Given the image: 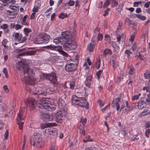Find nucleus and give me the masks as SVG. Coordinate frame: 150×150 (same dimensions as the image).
I'll return each mask as SVG.
<instances>
[{
    "label": "nucleus",
    "mask_w": 150,
    "mask_h": 150,
    "mask_svg": "<svg viewBox=\"0 0 150 150\" xmlns=\"http://www.w3.org/2000/svg\"><path fill=\"white\" fill-rule=\"evenodd\" d=\"M61 37L57 38L53 40V42L55 44H58V46H55L51 45L46 46V47L52 50H57L58 51L61 55H62L67 60H69L70 56L68 54L63 51L59 45H63V49L64 50L69 51L71 50H74L77 47V44L74 40V36L71 34L69 31H66L62 32Z\"/></svg>",
    "instance_id": "nucleus-1"
},
{
    "label": "nucleus",
    "mask_w": 150,
    "mask_h": 150,
    "mask_svg": "<svg viewBox=\"0 0 150 150\" xmlns=\"http://www.w3.org/2000/svg\"><path fill=\"white\" fill-rule=\"evenodd\" d=\"M17 67L21 71V78L24 83L30 85L35 84L36 80L34 77L35 73L33 69H30L27 64L22 61H20L17 63Z\"/></svg>",
    "instance_id": "nucleus-2"
},
{
    "label": "nucleus",
    "mask_w": 150,
    "mask_h": 150,
    "mask_svg": "<svg viewBox=\"0 0 150 150\" xmlns=\"http://www.w3.org/2000/svg\"><path fill=\"white\" fill-rule=\"evenodd\" d=\"M26 104L31 110L34 109L35 105L40 108L45 109L49 111H52L55 108L54 105L52 104L49 101L44 98L38 100L36 102L35 99L29 98L27 100Z\"/></svg>",
    "instance_id": "nucleus-3"
},
{
    "label": "nucleus",
    "mask_w": 150,
    "mask_h": 150,
    "mask_svg": "<svg viewBox=\"0 0 150 150\" xmlns=\"http://www.w3.org/2000/svg\"><path fill=\"white\" fill-rule=\"evenodd\" d=\"M48 86V85L44 84L43 85L38 86L36 89L35 91L37 92H33L32 94L33 95L37 94L38 96V95L45 96L47 93L51 94L54 92H56L53 88H46V86Z\"/></svg>",
    "instance_id": "nucleus-4"
},
{
    "label": "nucleus",
    "mask_w": 150,
    "mask_h": 150,
    "mask_svg": "<svg viewBox=\"0 0 150 150\" xmlns=\"http://www.w3.org/2000/svg\"><path fill=\"white\" fill-rule=\"evenodd\" d=\"M72 102L74 104L82 107H85L86 108H88V103L84 97H80L74 95L72 98Z\"/></svg>",
    "instance_id": "nucleus-5"
},
{
    "label": "nucleus",
    "mask_w": 150,
    "mask_h": 150,
    "mask_svg": "<svg viewBox=\"0 0 150 150\" xmlns=\"http://www.w3.org/2000/svg\"><path fill=\"white\" fill-rule=\"evenodd\" d=\"M42 135L39 133H34L30 139V144L35 147H40L42 144Z\"/></svg>",
    "instance_id": "nucleus-6"
},
{
    "label": "nucleus",
    "mask_w": 150,
    "mask_h": 150,
    "mask_svg": "<svg viewBox=\"0 0 150 150\" xmlns=\"http://www.w3.org/2000/svg\"><path fill=\"white\" fill-rule=\"evenodd\" d=\"M58 130L56 128H49L46 129L44 133V137L47 140L54 139L57 137Z\"/></svg>",
    "instance_id": "nucleus-7"
},
{
    "label": "nucleus",
    "mask_w": 150,
    "mask_h": 150,
    "mask_svg": "<svg viewBox=\"0 0 150 150\" xmlns=\"http://www.w3.org/2000/svg\"><path fill=\"white\" fill-rule=\"evenodd\" d=\"M63 108H62L61 109L55 114V117L56 121L58 123H62L65 118L66 112L65 109H63Z\"/></svg>",
    "instance_id": "nucleus-8"
},
{
    "label": "nucleus",
    "mask_w": 150,
    "mask_h": 150,
    "mask_svg": "<svg viewBox=\"0 0 150 150\" xmlns=\"http://www.w3.org/2000/svg\"><path fill=\"white\" fill-rule=\"evenodd\" d=\"M9 8L11 10V11L8 10L7 11V14L12 16L11 18L13 19L16 17L18 13L19 7L17 6L11 5L9 6Z\"/></svg>",
    "instance_id": "nucleus-9"
},
{
    "label": "nucleus",
    "mask_w": 150,
    "mask_h": 150,
    "mask_svg": "<svg viewBox=\"0 0 150 150\" xmlns=\"http://www.w3.org/2000/svg\"><path fill=\"white\" fill-rule=\"evenodd\" d=\"M77 65V64L74 61L68 62L65 66V70L69 72L73 71L76 69Z\"/></svg>",
    "instance_id": "nucleus-10"
},
{
    "label": "nucleus",
    "mask_w": 150,
    "mask_h": 150,
    "mask_svg": "<svg viewBox=\"0 0 150 150\" xmlns=\"http://www.w3.org/2000/svg\"><path fill=\"white\" fill-rule=\"evenodd\" d=\"M41 118L42 120L45 122L50 121L53 119V117L51 114H48L45 113L42 114Z\"/></svg>",
    "instance_id": "nucleus-11"
},
{
    "label": "nucleus",
    "mask_w": 150,
    "mask_h": 150,
    "mask_svg": "<svg viewBox=\"0 0 150 150\" xmlns=\"http://www.w3.org/2000/svg\"><path fill=\"white\" fill-rule=\"evenodd\" d=\"M47 79L51 83H55L57 81V79L55 73L52 72L50 74H47Z\"/></svg>",
    "instance_id": "nucleus-12"
},
{
    "label": "nucleus",
    "mask_w": 150,
    "mask_h": 150,
    "mask_svg": "<svg viewBox=\"0 0 150 150\" xmlns=\"http://www.w3.org/2000/svg\"><path fill=\"white\" fill-rule=\"evenodd\" d=\"M40 35L43 43H47L49 42L50 38V35L44 33H41L40 34Z\"/></svg>",
    "instance_id": "nucleus-13"
},
{
    "label": "nucleus",
    "mask_w": 150,
    "mask_h": 150,
    "mask_svg": "<svg viewBox=\"0 0 150 150\" xmlns=\"http://www.w3.org/2000/svg\"><path fill=\"white\" fill-rule=\"evenodd\" d=\"M8 42V41L6 39H4L1 42V45L4 47L3 49V54H6L8 51V47L6 45Z\"/></svg>",
    "instance_id": "nucleus-14"
},
{
    "label": "nucleus",
    "mask_w": 150,
    "mask_h": 150,
    "mask_svg": "<svg viewBox=\"0 0 150 150\" xmlns=\"http://www.w3.org/2000/svg\"><path fill=\"white\" fill-rule=\"evenodd\" d=\"M120 101V99L119 98H117L114 100L112 102V106L114 108L116 106V110H118L120 108V104L118 103L119 101Z\"/></svg>",
    "instance_id": "nucleus-15"
},
{
    "label": "nucleus",
    "mask_w": 150,
    "mask_h": 150,
    "mask_svg": "<svg viewBox=\"0 0 150 150\" xmlns=\"http://www.w3.org/2000/svg\"><path fill=\"white\" fill-rule=\"evenodd\" d=\"M11 28L15 29L16 30H18L21 29L22 26L21 25L18 23H12L10 25Z\"/></svg>",
    "instance_id": "nucleus-16"
},
{
    "label": "nucleus",
    "mask_w": 150,
    "mask_h": 150,
    "mask_svg": "<svg viewBox=\"0 0 150 150\" xmlns=\"http://www.w3.org/2000/svg\"><path fill=\"white\" fill-rule=\"evenodd\" d=\"M92 79V76L91 75H89L87 76L85 80V85L88 87H90L91 84V80Z\"/></svg>",
    "instance_id": "nucleus-17"
},
{
    "label": "nucleus",
    "mask_w": 150,
    "mask_h": 150,
    "mask_svg": "<svg viewBox=\"0 0 150 150\" xmlns=\"http://www.w3.org/2000/svg\"><path fill=\"white\" fill-rule=\"evenodd\" d=\"M146 105V103L144 101H142V100L139 101L138 102L137 106L139 109H142Z\"/></svg>",
    "instance_id": "nucleus-18"
},
{
    "label": "nucleus",
    "mask_w": 150,
    "mask_h": 150,
    "mask_svg": "<svg viewBox=\"0 0 150 150\" xmlns=\"http://www.w3.org/2000/svg\"><path fill=\"white\" fill-rule=\"evenodd\" d=\"M36 52L34 50L29 51L19 54V56H25V54L27 55H32L36 53Z\"/></svg>",
    "instance_id": "nucleus-19"
},
{
    "label": "nucleus",
    "mask_w": 150,
    "mask_h": 150,
    "mask_svg": "<svg viewBox=\"0 0 150 150\" xmlns=\"http://www.w3.org/2000/svg\"><path fill=\"white\" fill-rule=\"evenodd\" d=\"M13 35L14 37L15 40H17L18 41H19L21 40L23 36L21 34L18 33H14Z\"/></svg>",
    "instance_id": "nucleus-20"
},
{
    "label": "nucleus",
    "mask_w": 150,
    "mask_h": 150,
    "mask_svg": "<svg viewBox=\"0 0 150 150\" xmlns=\"http://www.w3.org/2000/svg\"><path fill=\"white\" fill-rule=\"evenodd\" d=\"M42 40V39L41 38V35L40 34L38 37L34 39V42L36 44L43 43Z\"/></svg>",
    "instance_id": "nucleus-21"
},
{
    "label": "nucleus",
    "mask_w": 150,
    "mask_h": 150,
    "mask_svg": "<svg viewBox=\"0 0 150 150\" xmlns=\"http://www.w3.org/2000/svg\"><path fill=\"white\" fill-rule=\"evenodd\" d=\"M117 41L120 43L122 42L125 38V36L123 34H122L121 35H118L116 37Z\"/></svg>",
    "instance_id": "nucleus-22"
},
{
    "label": "nucleus",
    "mask_w": 150,
    "mask_h": 150,
    "mask_svg": "<svg viewBox=\"0 0 150 150\" xmlns=\"http://www.w3.org/2000/svg\"><path fill=\"white\" fill-rule=\"evenodd\" d=\"M110 64L114 68L117 67L118 65L117 62L114 59H111Z\"/></svg>",
    "instance_id": "nucleus-23"
},
{
    "label": "nucleus",
    "mask_w": 150,
    "mask_h": 150,
    "mask_svg": "<svg viewBox=\"0 0 150 150\" xmlns=\"http://www.w3.org/2000/svg\"><path fill=\"white\" fill-rule=\"evenodd\" d=\"M24 117L23 116L22 114L18 113L17 118V122L20 121L21 120H23L24 119Z\"/></svg>",
    "instance_id": "nucleus-24"
},
{
    "label": "nucleus",
    "mask_w": 150,
    "mask_h": 150,
    "mask_svg": "<svg viewBox=\"0 0 150 150\" xmlns=\"http://www.w3.org/2000/svg\"><path fill=\"white\" fill-rule=\"evenodd\" d=\"M136 57L139 58V59L145 62L146 61V58L144 57L143 56L139 53V54L137 55Z\"/></svg>",
    "instance_id": "nucleus-25"
},
{
    "label": "nucleus",
    "mask_w": 150,
    "mask_h": 150,
    "mask_svg": "<svg viewBox=\"0 0 150 150\" xmlns=\"http://www.w3.org/2000/svg\"><path fill=\"white\" fill-rule=\"evenodd\" d=\"M95 45V43H94L93 45L91 44V43L88 46L87 50L90 52H92L93 50V47L94 45Z\"/></svg>",
    "instance_id": "nucleus-26"
},
{
    "label": "nucleus",
    "mask_w": 150,
    "mask_h": 150,
    "mask_svg": "<svg viewBox=\"0 0 150 150\" xmlns=\"http://www.w3.org/2000/svg\"><path fill=\"white\" fill-rule=\"evenodd\" d=\"M150 113V108H148L147 109H145L144 110L142 113V116H144L147 114H149Z\"/></svg>",
    "instance_id": "nucleus-27"
},
{
    "label": "nucleus",
    "mask_w": 150,
    "mask_h": 150,
    "mask_svg": "<svg viewBox=\"0 0 150 150\" xmlns=\"http://www.w3.org/2000/svg\"><path fill=\"white\" fill-rule=\"evenodd\" d=\"M50 54L51 57L53 58L54 60L56 61H57L56 59H59V57L58 56H56V54L55 53L53 52H51V53H50Z\"/></svg>",
    "instance_id": "nucleus-28"
},
{
    "label": "nucleus",
    "mask_w": 150,
    "mask_h": 150,
    "mask_svg": "<svg viewBox=\"0 0 150 150\" xmlns=\"http://www.w3.org/2000/svg\"><path fill=\"white\" fill-rule=\"evenodd\" d=\"M8 26L7 24H4L3 25H0V28L3 29L5 32H8V30L7 28Z\"/></svg>",
    "instance_id": "nucleus-29"
},
{
    "label": "nucleus",
    "mask_w": 150,
    "mask_h": 150,
    "mask_svg": "<svg viewBox=\"0 0 150 150\" xmlns=\"http://www.w3.org/2000/svg\"><path fill=\"white\" fill-rule=\"evenodd\" d=\"M86 139H83V141L84 143H86L87 142L92 141L93 140L91 139V137L90 135H88L87 137H85Z\"/></svg>",
    "instance_id": "nucleus-30"
},
{
    "label": "nucleus",
    "mask_w": 150,
    "mask_h": 150,
    "mask_svg": "<svg viewBox=\"0 0 150 150\" xmlns=\"http://www.w3.org/2000/svg\"><path fill=\"white\" fill-rule=\"evenodd\" d=\"M68 17V16L67 13H64L63 12H61L59 15V17L61 19H64L65 18H66Z\"/></svg>",
    "instance_id": "nucleus-31"
},
{
    "label": "nucleus",
    "mask_w": 150,
    "mask_h": 150,
    "mask_svg": "<svg viewBox=\"0 0 150 150\" xmlns=\"http://www.w3.org/2000/svg\"><path fill=\"white\" fill-rule=\"evenodd\" d=\"M23 31L25 35L28 36V35L29 33L31 32V30L30 29L25 28L23 30Z\"/></svg>",
    "instance_id": "nucleus-32"
},
{
    "label": "nucleus",
    "mask_w": 150,
    "mask_h": 150,
    "mask_svg": "<svg viewBox=\"0 0 150 150\" xmlns=\"http://www.w3.org/2000/svg\"><path fill=\"white\" fill-rule=\"evenodd\" d=\"M47 74H46L44 73H40V79H47Z\"/></svg>",
    "instance_id": "nucleus-33"
},
{
    "label": "nucleus",
    "mask_w": 150,
    "mask_h": 150,
    "mask_svg": "<svg viewBox=\"0 0 150 150\" xmlns=\"http://www.w3.org/2000/svg\"><path fill=\"white\" fill-rule=\"evenodd\" d=\"M74 4L75 2L74 1L69 0L65 4V5L67 4L70 6H74Z\"/></svg>",
    "instance_id": "nucleus-34"
},
{
    "label": "nucleus",
    "mask_w": 150,
    "mask_h": 150,
    "mask_svg": "<svg viewBox=\"0 0 150 150\" xmlns=\"http://www.w3.org/2000/svg\"><path fill=\"white\" fill-rule=\"evenodd\" d=\"M103 68H102V69L99 70L96 72V75L97 76V78L98 79H99L100 78V76L103 72Z\"/></svg>",
    "instance_id": "nucleus-35"
},
{
    "label": "nucleus",
    "mask_w": 150,
    "mask_h": 150,
    "mask_svg": "<svg viewBox=\"0 0 150 150\" xmlns=\"http://www.w3.org/2000/svg\"><path fill=\"white\" fill-rule=\"evenodd\" d=\"M112 7H115L117 5V2L116 0H110Z\"/></svg>",
    "instance_id": "nucleus-36"
},
{
    "label": "nucleus",
    "mask_w": 150,
    "mask_h": 150,
    "mask_svg": "<svg viewBox=\"0 0 150 150\" xmlns=\"http://www.w3.org/2000/svg\"><path fill=\"white\" fill-rule=\"evenodd\" d=\"M125 53L127 55V57L128 59L130 58V56L132 54V52L129 50H127L125 51Z\"/></svg>",
    "instance_id": "nucleus-37"
},
{
    "label": "nucleus",
    "mask_w": 150,
    "mask_h": 150,
    "mask_svg": "<svg viewBox=\"0 0 150 150\" xmlns=\"http://www.w3.org/2000/svg\"><path fill=\"white\" fill-rule=\"evenodd\" d=\"M145 78L146 79H149L150 77V70H147L144 74Z\"/></svg>",
    "instance_id": "nucleus-38"
},
{
    "label": "nucleus",
    "mask_w": 150,
    "mask_h": 150,
    "mask_svg": "<svg viewBox=\"0 0 150 150\" xmlns=\"http://www.w3.org/2000/svg\"><path fill=\"white\" fill-rule=\"evenodd\" d=\"M110 44H111L112 47L114 48H116L118 50H119L120 48L119 47L117 46L116 43L115 42H110Z\"/></svg>",
    "instance_id": "nucleus-39"
},
{
    "label": "nucleus",
    "mask_w": 150,
    "mask_h": 150,
    "mask_svg": "<svg viewBox=\"0 0 150 150\" xmlns=\"http://www.w3.org/2000/svg\"><path fill=\"white\" fill-rule=\"evenodd\" d=\"M70 88L71 89H73L75 86V82L72 81L69 83Z\"/></svg>",
    "instance_id": "nucleus-40"
},
{
    "label": "nucleus",
    "mask_w": 150,
    "mask_h": 150,
    "mask_svg": "<svg viewBox=\"0 0 150 150\" xmlns=\"http://www.w3.org/2000/svg\"><path fill=\"white\" fill-rule=\"evenodd\" d=\"M78 132H79L81 134L84 135L85 134V131L83 129H79L78 130Z\"/></svg>",
    "instance_id": "nucleus-41"
},
{
    "label": "nucleus",
    "mask_w": 150,
    "mask_h": 150,
    "mask_svg": "<svg viewBox=\"0 0 150 150\" xmlns=\"http://www.w3.org/2000/svg\"><path fill=\"white\" fill-rule=\"evenodd\" d=\"M49 125L47 123H43L40 125V126L41 129H43L49 126Z\"/></svg>",
    "instance_id": "nucleus-42"
},
{
    "label": "nucleus",
    "mask_w": 150,
    "mask_h": 150,
    "mask_svg": "<svg viewBox=\"0 0 150 150\" xmlns=\"http://www.w3.org/2000/svg\"><path fill=\"white\" fill-rule=\"evenodd\" d=\"M110 0H106L103 4V7L105 8L108 6L109 4H110Z\"/></svg>",
    "instance_id": "nucleus-43"
},
{
    "label": "nucleus",
    "mask_w": 150,
    "mask_h": 150,
    "mask_svg": "<svg viewBox=\"0 0 150 150\" xmlns=\"http://www.w3.org/2000/svg\"><path fill=\"white\" fill-rule=\"evenodd\" d=\"M21 23L22 24L25 25H28V23L26 22V20L23 18L21 19Z\"/></svg>",
    "instance_id": "nucleus-44"
},
{
    "label": "nucleus",
    "mask_w": 150,
    "mask_h": 150,
    "mask_svg": "<svg viewBox=\"0 0 150 150\" xmlns=\"http://www.w3.org/2000/svg\"><path fill=\"white\" fill-rule=\"evenodd\" d=\"M137 16L138 18L142 20H145L146 18L145 16H142L140 14H137Z\"/></svg>",
    "instance_id": "nucleus-45"
},
{
    "label": "nucleus",
    "mask_w": 150,
    "mask_h": 150,
    "mask_svg": "<svg viewBox=\"0 0 150 150\" xmlns=\"http://www.w3.org/2000/svg\"><path fill=\"white\" fill-rule=\"evenodd\" d=\"M95 67L96 69H99L100 67V60H97L95 62Z\"/></svg>",
    "instance_id": "nucleus-46"
},
{
    "label": "nucleus",
    "mask_w": 150,
    "mask_h": 150,
    "mask_svg": "<svg viewBox=\"0 0 150 150\" xmlns=\"http://www.w3.org/2000/svg\"><path fill=\"white\" fill-rule=\"evenodd\" d=\"M141 93H139L138 95H134L132 97V100H134L138 99L140 96Z\"/></svg>",
    "instance_id": "nucleus-47"
},
{
    "label": "nucleus",
    "mask_w": 150,
    "mask_h": 150,
    "mask_svg": "<svg viewBox=\"0 0 150 150\" xmlns=\"http://www.w3.org/2000/svg\"><path fill=\"white\" fill-rule=\"evenodd\" d=\"M17 123L19 126V127L20 129L22 130L23 129V123L22 122H17Z\"/></svg>",
    "instance_id": "nucleus-48"
},
{
    "label": "nucleus",
    "mask_w": 150,
    "mask_h": 150,
    "mask_svg": "<svg viewBox=\"0 0 150 150\" xmlns=\"http://www.w3.org/2000/svg\"><path fill=\"white\" fill-rule=\"evenodd\" d=\"M10 0H0V1L4 4V6H5L8 4Z\"/></svg>",
    "instance_id": "nucleus-49"
},
{
    "label": "nucleus",
    "mask_w": 150,
    "mask_h": 150,
    "mask_svg": "<svg viewBox=\"0 0 150 150\" xmlns=\"http://www.w3.org/2000/svg\"><path fill=\"white\" fill-rule=\"evenodd\" d=\"M86 121L87 120L86 118H81L80 121L81 122V123L83 126H84L86 122Z\"/></svg>",
    "instance_id": "nucleus-50"
},
{
    "label": "nucleus",
    "mask_w": 150,
    "mask_h": 150,
    "mask_svg": "<svg viewBox=\"0 0 150 150\" xmlns=\"http://www.w3.org/2000/svg\"><path fill=\"white\" fill-rule=\"evenodd\" d=\"M105 40L108 42H110V36L106 34L105 35Z\"/></svg>",
    "instance_id": "nucleus-51"
},
{
    "label": "nucleus",
    "mask_w": 150,
    "mask_h": 150,
    "mask_svg": "<svg viewBox=\"0 0 150 150\" xmlns=\"http://www.w3.org/2000/svg\"><path fill=\"white\" fill-rule=\"evenodd\" d=\"M103 38V36L100 33H98L97 37L98 40H101Z\"/></svg>",
    "instance_id": "nucleus-52"
},
{
    "label": "nucleus",
    "mask_w": 150,
    "mask_h": 150,
    "mask_svg": "<svg viewBox=\"0 0 150 150\" xmlns=\"http://www.w3.org/2000/svg\"><path fill=\"white\" fill-rule=\"evenodd\" d=\"M3 72L4 73L6 77L8 78V72L7 69L6 68H4L3 71Z\"/></svg>",
    "instance_id": "nucleus-53"
},
{
    "label": "nucleus",
    "mask_w": 150,
    "mask_h": 150,
    "mask_svg": "<svg viewBox=\"0 0 150 150\" xmlns=\"http://www.w3.org/2000/svg\"><path fill=\"white\" fill-rule=\"evenodd\" d=\"M134 69L133 67H132L130 69L129 71V74L130 75L133 74L134 73Z\"/></svg>",
    "instance_id": "nucleus-54"
},
{
    "label": "nucleus",
    "mask_w": 150,
    "mask_h": 150,
    "mask_svg": "<svg viewBox=\"0 0 150 150\" xmlns=\"http://www.w3.org/2000/svg\"><path fill=\"white\" fill-rule=\"evenodd\" d=\"M135 34L133 33L130 36V38L129 39V40L131 42H133L134 39Z\"/></svg>",
    "instance_id": "nucleus-55"
},
{
    "label": "nucleus",
    "mask_w": 150,
    "mask_h": 150,
    "mask_svg": "<svg viewBox=\"0 0 150 150\" xmlns=\"http://www.w3.org/2000/svg\"><path fill=\"white\" fill-rule=\"evenodd\" d=\"M150 133V129H149L146 130L145 132V135L148 138L149 137V134Z\"/></svg>",
    "instance_id": "nucleus-56"
},
{
    "label": "nucleus",
    "mask_w": 150,
    "mask_h": 150,
    "mask_svg": "<svg viewBox=\"0 0 150 150\" xmlns=\"http://www.w3.org/2000/svg\"><path fill=\"white\" fill-rule=\"evenodd\" d=\"M49 150H55V145L54 144H51Z\"/></svg>",
    "instance_id": "nucleus-57"
},
{
    "label": "nucleus",
    "mask_w": 150,
    "mask_h": 150,
    "mask_svg": "<svg viewBox=\"0 0 150 150\" xmlns=\"http://www.w3.org/2000/svg\"><path fill=\"white\" fill-rule=\"evenodd\" d=\"M4 91L6 93H7L9 92V90L6 85H4L3 86Z\"/></svg>",
    "instance_id": "nucleus-58"
},
{
    "label": "nucleus",
    "mask_w": 150,
    "mask_h": 150,
    "mask_svg": "<svg viewBox=\"0 0 150 150\" xmlns=\"http://www.w3.org/2000/svg\"><path fill=\"white\" fill-rule=\"evenodd\" d=\"M110 104L109 103L105 107L102 109V112H104L107 109H108L110 106Z\"/></svg>",
    "instance_id": "nucleus-59"
},
{
    "label": "nucleus",
    "mask_w": 150,
    "mask_h": 150,
    "mask_svg": "<svg viewBox=\"0 0 150 150\" xmlns=\"http://www.w3.org/2000/svg\"><path fill=\"white\" fill-rule=\"evenodd\" d=\"M141 1L134 2V3L133 6L134 7H137L139 4H141Z\"/></svg>",
    "instance_id": "nucleus-60"
},
{
    "label": "nucleus",
    "mask_w": 150,
    "mask_h": 150,
    "mask_svg": "<svg viewBox=\"0 0 150 150\" xmlns=\"http://www.w3.org/2000/svg\"><path fill=\"white\" fill-rule=\"evenodd\" d=\"M8 135V130H6L4 134V138L5 139H7Z\"/></svg>",
    "instance_id": "nucleus-61"
},
{
    "label": "nucleus",
    "mask_w": 150,
    "mask_h": 150,
    "mask_svg": "<svg viewBox=\"0 0 150 150\" xmlns=\"http://www.w3.org/2000/svg\"><path fill=\"white\" fill-rule=\"evenodd\" d=\"M143 90H146V92H148L149 91V88L148 86H144L143 88Z\"/></svg>",
    "instance_id": "nucleus-62"
},
{
    "label": "nucleus",
    "mask_w": 150,
    "mask_h": 150,
    "mask_svg": "<svg viewBox=\"0 0 150 150\" xmlns=\"http://www.w3.org/2000/svg\"><path fill=\"white\" fill-rule=\"evenodd\" d=\"M38 10V7L36 6H35L33 9V11L34 13L37 12Z\"/></svg>",
    "instance_id": "nucleus-63"
},
{
    "label": "nucleus",
    "mask_w": 150,
    "mask_h": 150,
    "mask_svg": "<svg viewBox=\"0 0 150 150\" xmlns=\"http://www.w3.org/2000/svg\"><path fill=\"white\" fill-rule=\"evenodd\" d=\"M145 127L146 128L150 127V121H148L146 123Z\"/></svg>",
    "instance_id": "nucleus-64"
}]
</instances>
